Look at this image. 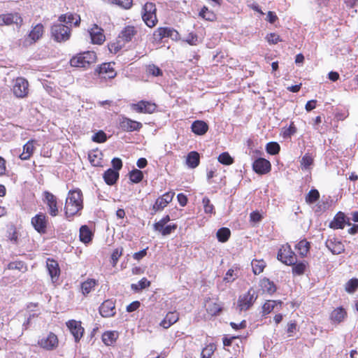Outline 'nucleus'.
Instances as JSON below:
<instances>
[{
    "instance_id": "338daca9",
    "label": "nucleus",
    "mask_w": 358,
    "mask_h": 358,
    "mask_svg": "<svg viewBox=\"0 0 358 358\" xmlns=\"http://www.w3.org/2000/svg\"><path fill=\"white\" fill-rule=\"evenodd\" d=\"M186 41L191 45H195L198 42V36L196 34L190 33L187 35Z\"/></svg>"
},
{
    "instance_id": "58836bf2",
    "label": "nucleus",
    "mask_w": 358,
    "mask_h": 358,
    "mask_svg": "<svg viewBox=\"0 0 358 358\" xmlns=\"http://www.w3.org/2000/svg\"><path fill=\"white\" fill-rule=\"evenodd\" d=\"M231 235L229 229L222 227L217 231L216 236L220 242L225 243L228 241Z\"/></svg>"
},
{
    "instance_id": "4468645a",
    "label": "nucleus",
    "mask_w": 358,
    "mask_h": 358,
    "mask_svg": "<svg viewBox=\"0 0 358 358\" xmlns=\"http://www.w3.org/2000/svg\"><path fill=\"white\" fill-rule=\"evenodd\" d=\"M173 196L174 192H169L159 197L152 207L155 213L163 210L172 201Z\"/></svg>"
},
{
    "instance_id": "4be33fe9",
    "label": "nucleus",
    "mask_w": 358,
    "mask_h": 358,
    "mask_svg": "<svg viewBox=\"0 0 358 358\" xmlns=\"http://www.w3.org/2000/svg\"><path fill=\"white\" fill-rule=\"evenodd\" d=\"M46 266L52 281L57 280L60 273L58 263L54 259H48Z\"/></svg>"
},
{
    "instance_id": "5701e85b",
    "label": "nucleus",
    "mask_w": 358,
    "mask_h": 358,
    "mask_svg": "<svg viewBox=\"0 0 358 358\" xmlns=\"http://www.w3.org/2000/svg\"><path fill=\"white\" fill-rule=\"evenodd\" d=\"M347 317V313L345 310L339 307L334 310L330 315V320L332 322L335 324H339L343 322L345 317Z\"/></svg>"
},
{
    "instance_id": "c9c22d12",
    "label": "nucleus",
    "mask_w": 358,
    "mask_h": 358,
    "mask_svg": "<svg viewBox=\"0 0 358 358\" xmlns=\"http://www.w3.org/2000/svg\"><path fill=\"white\" fill-rule=\"evenodd\" d=\"M92 231L86 225H83L80 229V239L85 243H88L92 240Z\"/></svg>"
},
{
    "instance_id": "5fc2aeb1",
    "label": "nucleus",
    "mask_w": 358,
    "mask_h": 358,
    "mask_svg": "<svg viewBox=\"0 0 358 358\" xmlns=\"http://www.w3.org/2000/svg\"><path fill=\"white\" fill-rule=\"evenodd\" d=\"M202 203L206 213L212 214L214 213V206L210 203V201L208 197H204L202 200Z\"/></svg>"
},
{
    "instance_id": "7ed1b4c3",
    "label": "nucleus",
    "mask_w": 358,
    "mask_h": 358,
    "mask_svg": "<svg viewBox=\"0 0 358 358\" xmlns=\"http://www.w3.org/2000/svg\"><path fill=\"white\" fill-rule=\"evenodd\" d=\"M156 10L155 4L152 2H147L143 8L142 18L149 27H155L157 22Z\"/></svg>"
},
{
    "instance_id": "603ef678",
    "label": "nucleus",
    "mask_w": 358,
    "mask_h": 358,
    "mask_svg": "<svg viewBox=\"0 0 358 358\" xmlns=\"http://www.w3.org/2000/svg\"><path fill=\"white\" fill-rule=\"evenodd\" d=\"M199 16L207 20H213L215 17V15L213 12L210 11L208 8L203 6L199 13Z\"/></svg>"
},
{
    "instance_id": "bf43d9fd",
    "label": "nucleus",
    "mask_w": 358,
    "mask_h": 358,
    "mask_svg": "<svg viewBox=\"0 0 358 358\" xmlns=\"http://www.w3.org/2000/svg\"><path fill=\"white\" fill-rule=\"evenodd\" d=\"M123 251V248H116L112 253L111 255V259H112V264L113 266H115L120 258V257L122 255Z\"/></svg>"
},
{
    "instance_id": "a878e982",
    "label": "nucleus",
    "mask_w": 358,
    "mask_h": 358,
    "mask_svg": "<svg viewBox=\"0 0 358 358\" xmlns=\"http://www.w3.org/2000/svg\"><path fill=\"white\" fill-rule=\"evenodd\" d=\"M103 177L107 185H113L119 178V172L113 169H108L104 172Z\"/></svg>"
},
{
    "instance_id": "680f3d73",
    "label": "nucleus",
    "mask_w": 358,
    "mask_h": 358,
    "mask_svg": "<svg viewBox=\"0 0 358 358\" xmlns=\"http://www.w3.org/2000/svg\"><path fill=\"white\" fill-rule=\"evenodd\" d=\"M171 220L169 215H166L162 219H161L159 222L154 224V229L159 230L162 229L163 227L165 226V224Z\"/></svg>"
},
{
    "instance_id": "a19ab883",
    "label": "nucleus",
    "mask_w": 358,
    "mask_h": 358,
    "mask_svg": "<svg viewBox=\"0 0 358 358\" xmlns=\"http://www.w3.org/2000/svg\"><path fill=\"white\" fill-rule=\"evenodd\" d=\"M251 266L252 268V271L255 275L261 273L265 266L266 264L263 260H257L254 259L251 262Z\"/></svg>"
},
{
    "instance_id": "0eeeda50",
    "label": "nucleus",
    "mask_w": 358,
    "mask_h": 358,
    "mask_svg": "<svg viewBox=\"0 0 358 358\" xmlns=\"http://www.w3.org/2000/svg\"><path fill=\"white\" fill-rule=\"evenodd\" d=\"M44 203L47 205L48 212L51 216L55 217L58 215L57 199L53 194L45 191L44 192Z\"/></svg>"
},
{
    "instance_id": "de8ad7c7",
    "label": "nucleus",
    "mask_w": 358,
    "mask_h": 358,
    "mask_svg": "<svg viewBox=\"0 0 358 358\" xmlns=\"http://www.w3.org/2000/svg\"><path fill=\"white\" fill-rule=\"evenodd\" d=\"M266 152L271 155H276L279 152L280 147L276 142H270L266 146Z\"/></svg>"
},
{
    "instance_id": "052dcab7",
    "label": "nucleus",
    "mask_w": 358,
    "mask_h": 358,
    "mask_svg": "<svg viewBox=\"0 0 358 358\" xmlns=\"http://www.w3.org/2000/svg\"><path fill=\"white\" fill-rule=\"evenodd\" d=\"M177 228V225L176 224H169L167 226L163 227L162 229L157 230L161 232L163 236H168L171 234L173 231H175Z\"/></svg>"
},
{
    "instance_id": "cd10ccee",
    "label": "nucleus",
    "mask_w": 358,
    "mask_h": 358,
    "mask_svg": "<svg viewBox=\"0 0 358 358\" xmlns=\"http://www.w3.org/2000/svg\"><path fill=\"white\" fill-rule=\"evenodd\" d=\"M136 34L134 27L127 26L120 33L119 38H122L125 42L131 41L133 36Z\"/></svg>"
},
{
    "instance_id": "1a4fd4ad",
    "label": "nucleus",
    "mask_w": 358,
    "mask_h": 358,
    "mask_svg": "<svg viewBox=\"0 0 358 358\" xmlns=\"http://www.w3.org/2000/svg\"><path fill=\"white\" fill-rule=\"evenodd\" d=\"M66 327L73 336L75 341L78 342L83 337L84 333V328L81 326V322L71 320L66 322Z\"/></svg>"
},
{
    "instance_id": "4c0bfd02",
    "label": "nucleus",
    "mask_w": 358,
    "mask_h": 358,
    "mask_svg": "<svg viewBox=\"0 0 358 358\" xmlns=\"http://www.w3.org/2000/svg\"><path fill=\"white\" fill-rule=\"evenodd\" d=\"M282 302L280 301H267L262 306V312L264 315H267L273 311L275 306L279 305L281 306Z\"/></svg>"
},
{
    "instance_id": "ddd939ff",
    "label": "nucleus",
    "mask_w": 358,
    "mask_h": 358,
    "mask_svg": "<svg viewBox=\"0 0 358 358\" xmlns=\"http://www.w3.org/2000/svg\"><path fill=\"white\" fill-rule=\"evenodd\" d=\"M131 108L138 113H152L156 110L157 106L150 101H141L137 103L132 104Z\"/></svg>"
},
{
    "instance_id": "c756f323",
    "label": "nucleus",
    "mask_w": 358,
    "mask_h": 358,
    "mask_svg": "<svg viewBox=\"0 0 358 358\" xmlns=\"http://www.w3.org/2000/svg\"><path fill=\"white\" fill-rule=\"evenodd\" d=\"M187 164L189 167L194 169L199 164V155L195 151L190 152L186 159Z\"/></svg>"
},
{
    "instance_id": "aec40b11",
    "label": "nucleus",
    "mask_w": 358,
    "mask_h": 358,
    "mask_svg": "<svg viewBox=\"0 0 358 358\" xmlns=\"http://www.w3.org/2000/svg\"><path fill=\"white\" fill-rule=\"evenodd\" d=\"M59 22L61 24H66L65 25H71L74 24L75 26H78L80 22V17L77 14L73 13H66L64 15H62L59 17Z\"/></svg>"
},
{
    "instance_id": "6e6552de",
    "label": "nucleus",
    "mask_w": 358,
    "mask_h": 358,
    "mask_svg": "<svg viewBox=\"0 0 358 358\" xmlns=\"http://www.w3.org/2000/svg\"><path fill=\"white\" fill-rule=\"evenodd\" d=\"M257 296L253 289H250L248 292L238 299V306L240 310H248L257 299Z\"/></svg>"
},
{
    "instance_id": "6e6d98bb",
    "label": "nucleus",
    "mask_w": 358,
    "mask_h": 358,
    "mask_svg": "<svg viewBox=\"0 0 358 358\" xmlns=\"http://www.w3.org/2000/svg\"><path fill=\"white\" fill-rule=\"evenodd\" d=\"M114 4H116L124 9H129L132 6V0H110Z\"/></svg>"
},
{
    "instance_id": "774afa93",
    "label": "nucleus",
    "mask_w": 358,
    "mask_h": 358,
    "mask_svg": "<svg viewBox=\"0 0 358 358\" xmlns=\"http://www.w3.org/2000/svg\"><path fill=\"white\" fill-rule=\"evenodd\" d=\"M122 48V45L117 43H113L108 45L109 51L111 53L116 54L118 51H120Z\"/></svg>"
},
{
    "instance_id": "8fccbe9b",
    "label": "nucleus",
    "mask_w": 358,
    "mask_h": 358,
    "mask_svg": "<svg viewBox=\"0 0 358 358\" xmlns=\"http://www.w3.org/2000/svg\"><path fill=\"white\" fill-rule=\"evenodd\" d=\"M215 350V347L213 344H210L207 345L202 350L201 352V358H210L213 355V352Z\"/></svg>"
},
{
    "instance_id": "3c124183",
    "label": "nucleus",
    "mask_w": 358,
    "mask_h": 358,
    "mask_svg": "<svg viewBox=\"0 0 358 358\" xmlns=\"http://www.w3.org/2000/svg\"><path fill=\"white\" fill-rule=\"evenodd\" d=\"M313 163V158L309 153L305 154V155L302 157L301 161V164L303 169H308L310 166L312 165Z\"/></svg>"
},
{
    "instance_id": "864d4df0",
    "label": "nucleus",
    "mask_w": 358,
    "mask_h": 358,
    "mask_svg": "<svg viewBox=\"0 0 358 358\" xmlns=\"http://www.w3.org/2000/svg\"><path fill=\"white\" fill-rule=\"evenodd\" d=\"M357 287H358V280L357 279H351L346 283L345 290L349 293H352L356 290V289Z\"/></svg>"
},
{
    "instance_id": "473e14b6",
    "label": "nucleus",
    "mask_w": 358,
    "mask_h": 358,
    "mask_svg": "<svg viewBox=\"0 0 358 358\" xmlns=\"http://www.w3.org/2000/svg\"><path fill=\"white\" fill-rule=\"evenodd\" d=\"M65 214L67 217H72L83 208V205L72 204L66 201Z\"/></svg>"
},
{
    "instance_id": "f03ea898",
    "label": "nucleus",
    "mask_w": 358,
    "mask_h": 358,
    "mask_svg": "<svg viewBox=\"0 0 358 358\" xmlns=\"http://www.w3.org/2000/svg\"><path fill=\"white\" fill-rule=\"evenodd\" d=\"M51 35L57 42L66 41L70 38L71 29L64 24L55 23L51 27Z\"/></svg>"
},
{
    "instance_id": "f704fd0d",
    "label": "nucleus",
    "mask_w": 358,
    "mask_h": 358,
    "mask_svg": "<svg viewBox=\"0 0 358 358\" xmlns=\"http://www.w3.org/2000/svg\"><path fill=\"white\" fill-rule=\"evenodd\" d=\"M96 285L97 282L94 279H87L81 284L82 293L84 295L88 294L93 290Z\"/></svg>"
},
{
    "instance_id": "e2e57ef3",
    "label": "nucleus",
    "mask_w": 358,
    "mask_h": 358,
    "mask_svg": "<svg viewBox=\"0 0 358 358\" xmlns=\"http://www.w3.org/2000/svg\"><path fill=\"white\" fill-rule=\"evenodd\" d=\"M266 38L267 41L271 44H276L281 41L280 36L275 33H271L268 34Z\"/></svg>"
},
{
    "instance_id": "bb28decb",
    "label": "nucleus",
    "mask_w": 358,
    "mask_h": 358,
    "mask_svg": "<svg viewBox=\"0 0 358 358\" xmlns=\"http://www.w3.org/2000/svg\"><path fill=\"white\" fill-rule=\"evenodd\" d=\"M82 192L80 190L70 191L66 201L72 204L83 205Z\"/></svg>"
},
{
    "instance_id": "49530a36",
    "label": "nucleus",
    "mask_w": 358,
    "mask_h": 358,
    "mask_svg": "<svg viewBox=\"0 0 358 358\" xmlns=\"http://www.w3.org/2000/svg\"><path fill=\"white\" fill-rule=\"evenodd\" d=\"M320 198V193L317 189H311L306 196V201L308 203H313Z\"/></svg>"
},
{
    "instance_id": "f257e3e1",
    "label": "nucleus",
    "mask_w": 358,
    "mask_h": 358,
    "mask_svg": "<svg viewBox=\"0 0 358 358\" xmlns=\"http://www.w3.org/2000/svg\"><path fill=\"white\" fill-rule=\"evenodd\" d=\"M96 60V53L93 51H87L73 57L70 60V64L73 67L87 69Z\"/></svg>"
},
{
    "instance_id": "e433bc0d",
    "label": "nucleus",
    "mask_w": 358,
    "mask_h": 358,
    "mask_svg": "<svg viewBox=\"0 0 358 358\" xmlns=\"http://www.w3.org/2000/svg\"><path fill=\"white\" fill-rule=\"evenodd\" d=\"M43 34V26L41 24H36L30 31L29 37L34 41L38 40Z\"/></svg>"
},
{
    "instance_id": "9b49d317",
    "label": "nucleus",
    "mask_w": 358,
    "mask_h": 358,
    "mask_svg": "<svg viewBox=\"0 0 358 358\" xmlns=\"http://www.w3.org/2000/svg\"><path fill=\"white\" fill-rule=\"evenodd\" d=\"M142 126L143 125L141 122L132 120L125 117H122L120 120V127L124 131L131 132L134 131H139Z\"/></svg>"
},
{
    "instance_id": "412c9836",
    "label": "nucleus",
    "mask_w": 358,
    "mask_h": 358,
    "mask_svg": "<svg viewBox=\"0 0 358 358\" xmlns=\"http://www.w3.org/2000/svg\"><path fill=\"white\" fill-rule=\"evenodd\" d=\"M114 64L104 63L99 67V73L104 78H113L116 76V72L113 68Z\"/></svg>"
},
{
    "instance_id": "79ce46f5",
    "label": "nucleus",
    "mask_w": 358,
    "mask_h": 358,
    "mask_svg": "<svg viewBox=\"0 0 358 358\" xmlns=\"http://www.w3.org/2000/svg\"><path fill=\"white\" fill-rule=\"evenodd\" d=\"M291 266H292V273L294 275H303L306 268V264L305 262H301L299 263H296V262L294 264H292Z\"/></svg>"
},
{
    "instance_id": "423d86ee",
    "label": "nucleus",
    "mask_w": 358,
    "mask_h": 358,
    "mask_svg": "<svg viewBox=\"0 0 358 358\" xmlns=\"http://www.w3.org/2000/svg\"><path fill=\"white\" fill-rule=\"evenodd\" d=\"M153 37L154 39L157 41H161L164 38L177 39L178 37V33L173 28L159 27L154 31Z\"/></svg>"
},
{
    "instance_id": "b1692460",
    "label": "nucleus",
    "mask_w": 358,
    "mask_h": 358,
    "mask_svg": "<svg viewBox=\"0 0 358 358\" xmlns=\"http://www.w3.org/2000/svg\"><path fill=\"white\" fill-rule=\"evenodd\" d=\"M191 128L195 134L201 136L207 132L208 126L202 120H196L192 123Z\"/></svg>"
},
{
    "instance_id": "2f4dec72",
    "label": "nucleus",
    "mask_w": 358,
    "mask_h": 358,
    "mask_svg": "<svg viewBox=\"0 0 358 358\" xmlns=\"http://www.w3.org/2000/svg\"><path fill=\"white\" fill-rule=\"evenodd\" d=\"M260 286L264 292L270 294H273L276 291V287L273 282L268 278H264L260 281Z\"/></svg>"
},
{
    "instance_id": "7c9ffc66",
    "label": "nucleus",
    "mask_w": 358,
    "mask_h": 358,
    "mask_svg": "<svg viewBox=\"0 0 358 358\" xmlns=\"http://www.w3.org/2000/svg\"><path fill=\"white\" fill-rule=\"evenodd\" d=\"M118 338L117 331H106L102 335V341L106 345H112Z\"/></svg>"
},
{
    "instance_id": "69168bd1",
    "label": "nucleus",
    "mask_w": 358,
    "mask_h": 358,
    "mask_svg": "<svg viewBox=\"0 0 358 358\" xmlns=\"http://www.w3.org/2000/svg\"><path fill=\"white\" fill-rule=\"evenodd\" d=\"M88 157H89V159L91 162V164L93 165V166H99L101 163L100 162V159L101 158L98 157V155L96 154H94V153H90L88 155Z\"/></svg>"
},
{
    "instance_id": "2eb2a0df",
    "label": "nucleus",
    "mask_w": 358,
    "mask_h": 358,
    "mask_svg": "<svg viewBox=\"0 0 358 358\" xmlns=\"http://www.w3.org/2000/svg\"><path fill=\"white\" fill-rule=\"evenodd\" d=\"M252 169L258 174H266L271 170V163L264 158H259L253 162Z\"/></svg>"
},
{
    "instance_id": "4d7b16f0",
    "label": "nucleus",
    "mask_w": 358,
    "mask_h": 358,
    "mask_svg": "<svg viewBox=\"0 0 358 358\" xmlns=\"http://www.w3.org/2000/svg\"><path fill=\"white\" fill-rule=\"evenodd\" d=\"M106 135L103 131H99L92 136V141L96 143H103L106 141Z\"/></svg>"
},
{
    "instance_id": "f8f14e48",
    "label": "nucleus",
    "mask_w": 358,
    "mask_h": 358,
    "mask_svg": "<svg viewBox=\"0 0 358 358\" xmlns=\"http://www.w3.org/2000/svg\"><path fill=\"white\" fill-rule=\"evenodd\" d=\"M31 224L34 229L40 234H45L47 228L46 215L39 213L31 218Z\"/></svg>"
},
{
    "instance_id": "72a5a7b5",
    "label": "nucleus",
    "mask_w": 358,
    "mask_h": 358,
    "mask_svg": "<svg viewBox=\"0 0 358 358\" xmlns=\"http://www.w3.org/2000/svg\"><path fill=\"white\" fill-rule=\"evenodd\" d=\"M206 308L207 313L212 316L219 314L222 310L221 306L219 303L212 301H208L206 303Z\"/></svg>"
},
{
    "instance_id": "6ab92c4d",
    "label": "nucleus",
    "mask_w": 358,
    "mask_h": 358,
    "mask_svg": "<svg viewBox=\"0 0 358 358\" xmlns=\"http://www.w3.org/2000/svg\"><path fill=\"white\" fill-rule=\"evenodd\" d=\"M345 224L350 225V223L346 221L345 215L340 211L337 213L330 222L329 227L334 229H343Z\"/></svg>"
},
{
    "instance_id": "ea45409f",
    "label": "nucleus",
    "mask_w": 358,
    "mask_h": 358,
    "mask_svg": "<svg viewBox=\"0 0 358 358\" xmlns=\"http://www.w3.org/2000/svg\"><path fill=\"white\" fill-rule=\"evenodd\" d=\"M310 244L306 240H302L296 245V249L301 257H305L309 250Z\"/></svg>"
},
{
    "instance_id": "f3484780",
    "label": "nucleus",
    "mask_w": 358,
    "mask_h": 358,
    "mask_svg": "<svg viewBox=\"0 0 358 358\" xmlns=\"http://www.w3.org/2000/svg\"><path fill=\"white\" fill-rule=\"evenodd\" d=\"M325 245L334 255H339L345 250L342 242L336 238L327 239Z\"/></svg>"
},
{
    "instance_id": "c85d7f7f",
    "label": "nucleus",
    "mask_w": 358,
    "mask_h": 358,
    "mask_svg": "<svg viewBox=\"0 0 358 358\" xmlns=\"http://www.w3.org/2000/svg\"><path fill=\"white\" fill-rule=\"evenodd\" d=\"M34 150V141H29L23 146V152L20 155L22 160H27L32 155Z\"/></svg>"
},
{
    "instance_id": "a18cd8bd",
    "label": "nucleus",
    "mask_w": 358,
    "mask_h": 358,
    "mask_svg": "<svg viewBox=\"0 0 358 358\" xmlns=\"http://www.w3.org/2000/svg\"><path fill=\"white\" fill-rule=\"evenodd\" d=\"M8 268L10 270H18L21 272L27 271V266L23 262H13L8 264Z\"/></svg>"
},
{
    "instance_id": "393cba45",
    "label": "nucleus",
    "mask_w": 358,
    "mask_h": 358,
    "mask_svg": "<svg viewBox=\"0 0 358 358\" xmlns=\"http://www.w3.org/2000/svg\"><path fill=\"white\" fill-rule=\"evenodd\" d=\"M0 19L2 20L3 24H20L22 22V18L18 15L17 13H7L0 15Z\"/></svg>"
},
{
    "instance_id": "0e129e2a",
    "label": "nucleus",
    "mask_w": 358,
    "mask_h": 358,
    "mask_svg": "<svg viewBox=\"0 0 358 358\" xmlns=\"http://www.w3.org/2000/svg\"><path fill=\"white\" fill-rule=\"evenodd\" d=\"M165 317L169 322V324H172L176 323L179 319L178 313L176 312H169Z\"/></svg>"
},
{
    "instance_id": "9d476101",
    "label": "nucleus",
    "mask_w": 358,
    "mask_h": 358,
    "mask_svg": "<svg viewBox=\"0 0 358 358\" xmlns=\"http://www.w3.org/2000/svg\"><path fill=\"white\" fill-rule=\"evenodd\" d=\"M38 343L41 348L47 350H52L58 345V338L55 334L50 332L47 336L40 339Z\"/></svg>"
},
{
    "instance_id": "13d9d810",
    "label": "nucleus",
    "mask_w": 358,
    "mask_h": 358,
    "mask_svg": "<svg viewBox=\"0 0 358 358\" xmlns=\"http://www.w3.org/2000/svg\"><path fill=\"white\" fill-rule=\"evenodd\" d=\"M148 73L154 76H159L162 74V70L155 64H150L147 67Z\"/></svg>"
},
{
    "instance_id": "39448f33",
    "label": "nucleus",
    "mask_w": 358,
    "mask_h": 358,
    "mask_svg": "<svg viewBox=\"0 0 358 358\" xmlns=\"http://www.w3.org/2000/svg\"><path fill=\"white\" fill-rule=\"evenodd\" d=\"M28 81L23 78H17L14 82L13 92L16 97L24 98L29 92Z\"/></svg>"
},
{
    "instance_id": "09e8293b",
    "label": "nucleus",
    "mask_w": 358,
    "mask_h": 358,
    "mask_svg": "<svg viewBox=\"0 0 358 358\" xmlns=\"http://www.w3.org/2000/svg\"><path fill=\"white\" fill-rule=\"evenodd\" d=\"M143 176L142 171L138 169H134L129 173L130 180L135 183L141 182L143 179Z\"/></svg>"
},
{
    "instance_id": "37998d69",
    "label": "nucleus",
    "mask_w": 358,
    "mask_h": 358,
    "mask_svg": "<svg viewBox=\"0 0 358 358\" xmlns=\"http://www.w3.org/2000/svg\"><path fill=\"white\" fill-rule=\"evenodd\" d=\"M220 163L224 165H230L234 163V159L230 156L227 152H222L217 158Z\"/></svg>"
},
{
    "instance_id": "dca6fc26",
    "label": "nucleus",
    "mask_w": 358,
    "mask_h": 358,
    "mask_svg": "<svg viewBox=\"0 0 358 358\" xmlns=\"http://www.w3.org/2000/svg\"><path fill=\"white\" fill-rule=\"evenodd\" d=\"M99 313L103 317L114 316L115 315V302L110 299L103 302L99 307Z\"/></svg>"
},
{
    "instance_id": "a211bd4d",
    "label": "nucleus",
    "mask_w": 358,
    "mask_h": 358,
    "mask_svg": "<svg viewBox=\"0 0 358 358\" xmlns=\"http://www.w3.org/2000/svg\"><path fill=\"white\" fill-rule=\"evenodd\" d=\"M89 34L92 40V42L94 44H102L105 41V36L103 34V30L94 24L92 28L89 31Z\"/></svg>"
},
{
    "instance_id": "20e7f679",
    "label": "nucleus",
    "mask_w": 358,
    "mask_h": 358,
    "mask_svg": "<svg viewBox=\"0 0 358 358\" xmlns=\"http://www.w3.org/2000/svg\"><path fill=\"white\" fill-rule=\"evenodd\" d=\"M277 258L286 265H292L296 262V256L289 244L281 246L278 252Z\"/></svg>"
},
{
    "instance_id": "c03bdc74",
    "label": "nucleus",
    "mask_w": 358,
    "mask_h": 358,
    "mask_svg": "<svg viewBox=\"0 0 358 358\" xmlns=\"http://www.w3.org/2000/svg\"><path fill=\"white\" fill-rule=\"evenodd\" d=\"M150 282L148 280L145 278H143L141 280H139L138 283L132 284L131 289L136 292H138L150 286Z\"/></svg>"
}]
</instances>
